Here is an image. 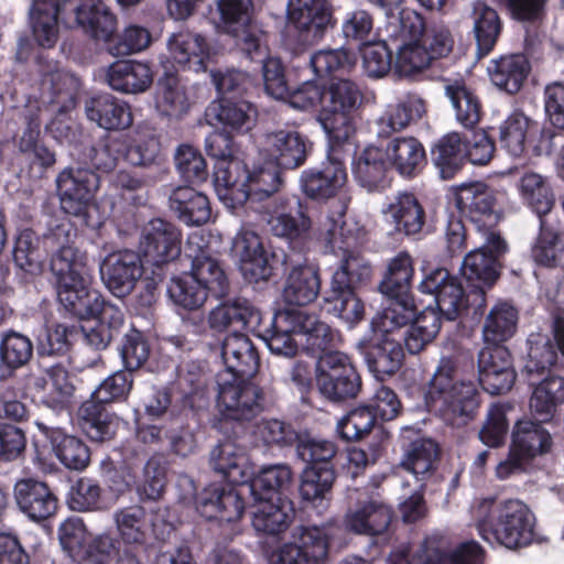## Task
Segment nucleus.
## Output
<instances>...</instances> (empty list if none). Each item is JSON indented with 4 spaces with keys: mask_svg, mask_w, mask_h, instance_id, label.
<instances>
[{
    "mask_svg": "<svg viewBox=\"0 0 564 564\" xmlns=\"http://www.w3.org/2000/svg\"><path fill=\"white\" fill-rule=\"evenodd\" d=\"M437 454L438 448L434 441H414L401 462V469L411 474L416 481H423L432 474Z\"/></svg>",
    "mask_w": 564,
    "mask_h": 564,
    "instance_id": "nucleus-59",
    "label": "nucleus"
},
{
    "mask_svg": "<svg viewBox=\"0 0 564 564\" xmlns=\"http://www.w3.org/2000/svg\"><path fill=\"white\" fill-rule=\"evenodd\" d=\"M479 382L490 394H500L511 389L516 380L511 356L503 346L482 348L478 358Z\"/></svg>",
    "mask_w": 564,
    "mask_h": 564,
    "instance_id": "nucleus-24",
    "label": "nucleus"
},
{
    "mask_svg": "<svg viewBox=\"0 0 564 564\" xmlns=\"http://www.w3.org/2000/svg\"><path fill=\"white\" fill-rule=\"evenodd\" d=\"M37 426L50 440L55 456L66 468L82 470L88 466L90 454L82 440L43 423H37Z\"/></svg>",
    "mask_w": 564,
    "mask_h": 564,
    "instance_id": "nucleus-40",
    "label": "nucleus"
},
{
    "mask_svg": "<svg viewBox=\"0 0 564 564\" xmlns=\"http://www.w3.org/2000/svg\"><path fill=\"white\" fill-rule=\"evenodd\" d=\"M288 18L301 32L319 37L330 24L332 11L327 0H290Z\"/></svg>",
    "mask_w": 564,
    "mask_h": 564,
    "instance_id": "nucleus-34",
    "label": "nucleus"
},
{
    "mask_svg": "<svg viewBox=\"0 0 564 564\" xmlns=\"http://www.w3.org/2000/svg\"><path fill=\"white\" fill-rule=\"evenodd\" d=\"M300 183L307 197L324 200L341 194L347 183V172L341 160L330 156L321 167L303 171Z\"/></svg>",
    "mask_w": 564,
    "mask_h": 564,
    "instance_id": "nucleus-25",
    "label": "nucleus"
},
{
    "mask_svg": "<svg viewBox=\"0 0 564 564\" xmlns=\"http://www.w3.org/2000/svg\"><path fill=\"white\" fill-rule=\"evenodd\" d=\"M425 403L429 411L458 427L473 419L479 401L476 384L458 379L454 362L443 358L429 383Z\"/></svg>",
    "mask_w": 564,
    "mask_h": 564,
    "instance_id": "nucleus-5",
    "label": "nucleus"
},
{
    "mask_svg": "<svg viewBox=\"0 0 564 564\" xmlns=\"http://www.w3.org/2000/svg\"><path fill=\"white\" fill-rule=\"evenodd\" d=\"M14 497L21 511L32 520L52 516L57 501L47 486L33 479H21L15 484Z\"/></svg>",
    "mask_w": 564,
    "mask_h": 564,
    "instance_id": "nucleus-35",
    "label": "nucleus"
},
{
    "mask_svg": "<svg viewBox=\"0 0 564 564\" xmlns=\"http://www.w3.org/2000/svg\"><path fill=\"white\" fill-rule=\"evenodd\" d=\"M391 510L376 501H369L349 510L344 519L345 528L358 534L377 535L383 533L391 521Z\"/></svg>",
    "mask_w": 564,
    "mask_h": 564,
    "instance_id": "nucleus-45",
    "label": "nucleus"
},
{
    "mask_svg": "<svg viewBox=\"0 0 564 564\" xmlns=\"http://www.w3.org/2000/svg\"><path fill=\"white\" fill-rule=\"evenodd\" d=\"M465 138L457 132L443 137L432 152L433 161L443 178H451L465 159Z\"/></svg>",
    "mask_w": 564,
    "mask_h": 564,
    "instance_id": "nucleus-62",
    "label": "nucleus"
},
{
    "mask_svg": "<svg viewBox=\"0 0 564 564\" xmlns=\"http://www.w3.org/2000/svg\"><path fill=\"white\" fill-rule=\"evenodd\" d=\"M362 94L350 79L334 80L324 93L318 122L332 145L348 141L355 132L351 113L359 107Z\"/></svg>",
    "mask_w": 564,
    "mask_h": 564,
    "instance_id": "nucleus-8",
    "label": "nucleus"
},
{
    "mask_svg": "<svg viewBox=\"0 0 564 564\" xmlns=\"http://www.w3.org/2000/svg\"><path fill=\"white\" fill-rule=\"evenodd\" d=\"M246 496L243 486L210 484L197 495L195 507L197 512L207 520L234 522L243 514Z\"/></svg>",
    "mask_w": 564,
    "mask_h": 564,
    "instance_id": "nucleus-17",
    "label": "nucleus"
},
{
    "mask_svg": "<svg viewBox=\"0 0 564 564\" xmlns=\"http://www.w3.org/2000/svg\"><path fill=\"white\" fill-rule=\"evenodd\" d=\"M113 521L120 539L126 544L144 543L151 529L156 536L163 534V531L156 532L154 523H149L145 510L139 506L117 510L113 513Z\"/></svg>",
    "mask_w": 564,
    "mask_h": 564,
    "instance_id": "nucleus-51",
    "label": "nucleus"
},
{
    "mask_svg": "<svg viewBox=\"0 0 564 564\" xmlns=\"http://www.w3.org/2000/svg\"><path fill=\"white\" fill-rule=\"evenodd\" d=\"M99 273L105 286L117 297L132 292L142 275L140 256L131 250L108 253L99 264Z\"/></svg>",
    "mask_w": 564,
    "mask_h": 564,
    "instance_id": "nucleus-20",
    "label": "nucleus"
},
{
    "mask_svg": "<svg viewBox=\"0 0 564 564\" xmlns=\"http://www.w3.org/2000/svg\"><path fill=\"white\" fill-rule=\"evenodd\" d=\"M259 159L279 169L292 170L304 164L310 150L308 140L291 129H276L257 139Z\"/></svg>",
    "mask_w": 564,
    "mask_h": 564,
    "instance_id": "nucleus-12",
    "label": "nucleus"
},
{
    "mask_svg": "<svg viewBox=\"0 0 564 564\" xmlns=\"http://www.w3.org/2000/svg\"><path fill=\"white\" fill-rule=\"evenodd\" d=\"M321 290L318 272L311 265L294 267L284 284L283 299L290 305L305 306L312 303Z\"/></svg>",
    "mask_w": 564,
    "mask_h": 564,
    "instance_id": "nucleus-47",
    "label": "nucleus"
},
{
    "mask_svg": "<svg viewBox=\"0 0 564 564\" xmlns=\"http://www.w3.org/2000/svg\"><path fill=\"white\" fill-rule=\"evenodd\" d=\"M507 250L501 237L488 231L482 246L470 251L464 259L460 272L468 282L470 293L479 297L478 307L485 306V289L490 288L498 279V258Z\"/></svg>",
    "mask_w": 564,
    "mask_h": 564,
    "instance_id": "nucleus-10",
    "label": "nucleus"
},
{
    "mask_svg": "<svg viewBox=\"0 0 564 564\" xmlns=\"http://www.w3.org/2000/svg\"><path fill=\"white\" fill-rule=\"evenodd\" d=\"M260 312L246 299L221 302L207 316L210 329L223 332L232 325L253 326L260 323Z\"/></svg>",
    "mask_w": 564,
    "mask_h": 564,
    "instance_id": "nucleus-43",
    "label": "nucleus"
},
{
    "mask_svg": "<svg viewBox=\"0 0 564 564\" xmlns=\"http://www.w3.org/2000/svg\"><path fill=\"white\" fill-rule=\"evenodd\" d=\"M123 159L134 166H150L158 163L160 143L148 129H135L121 141Z\"/></svg>",
    "mask_w": 564,
    "mask_h": 564,
    "instance_id": "nucleus-54",
    "label": "nucleus"
},
{
    "mask_svg": "<svg viewBox=\"0 0 564 564\" xmlns=\"http://www.w3.org/2000/svg\"><path fill=\"white\" fill-rule=\"evenodd\" d=\"M360 377L347 355L326 351L316 362V386L329 400L354 398L360 389Z\"/></svg>",
    "mask_w": 564,
    "mask_h": 564,
    "instance_id": "nucleus-11",
    "label": "nucleus"
},
{
    "mask_svg": "<svg viewBox=\"0 0 564 564\" xmlns=\"http://www.w3.org/2000/svg\"><path fill=\"white\" fill-rule=\"evenodd\" d=\"M170 207L181 221L189 226L207 223L212 214L206 195L189 186H180L172 192Z\"/></svg>",
    "mask_w": 564,
    "mask_h": 564,
    "instance_id": "nucleus-44",
    "label": "nucleus"
},
{
    "mask_svg": "<svg viewBox=\"0 0 564 564\" xmlns=\"http://www.w3.org/2000/svg\"><path fill=\"white\" fill-rule=\"evenodd\" d=\"M87 304V306H90L89 312L84 314L70 313L79 318H86L82 325L86 343L96 349H104L122 327L123 313L119 307L105 303L99 292L96 305Z\"/></svg>",
    "mask_w": 564,
    "mask_h": 564,
    "instance_id": "nucleus-19",
    "label": "nucleus"
},
{
    "mask_svg": "<svg viewBox=\"0 0 564 564\" xmlns=\"http://www.w3.org/2000/svg\"><path fill=\"white\" fill-rule=\"evenodd\" d=\"M107 82L118 91L138 94L145 91L153 82L149 64L138 61H119L108 67Z\"/></svg>",
    "mask_w": 564,
    "mask_h": 564,
    "instance_id": "nucleus-38",
    "label": "nucleus"
},
{
    "mask_svg": "<svg viewBox=\"0 0 564 564\" xmlns=\"http://www.w3.org/2000/svg\"><path fill=\"white\" fill-rule=\"evenodd\" d=\"M445 93L455 110L456 120L466 128L476 126L481 115L478 97L458 80L447 83Z\"/></svg>",
    "mask_w": 564,
    "mask_h": 564,
    "instance_id": "nucleus-58",
    "label": "nucleus"
},
{
    "mask_svg": "<svg viewBox=\"0 0 564 564\" xmlns=\"http://www.w3.org/2000/svg\"><path fill=\"white\" fill-rule=\"evenodd\" d=\"M481 558L482 549L475 541L459 544L451 554H445L426 542L423 553L419 556V564H478Z\"/></svg>",
    "mask_w": 564,
    "mask_h": 564,
    "instance_id": "nucleus-64",
    "label": "nucleus"
},
{
    "mask_svg": "<svg viewBox=\"0 0 564 564\" xmlns=\"http://www.w3.org/2000/svg\"><path fill=\"white\" fill-rule=\"evenodd\" d=\"M203 237L194 232L188 236L186 252L192 258L189 275H193L196 283L205 289V293L216 297H223L228 292V280L219 262L208 251L203 249Z\"/></svg>",
    "mask_w": 564,
    "mask_h": 564,
    "instance_id": "nucleus-22",
    "label": "nucleus"
},
{
    "mask_svg": "<svg viewBox=\"0 0 564 564\" xmlns=\"http://www.w3.org/2000/svg\"><path fill=\"white\" fill-rule=\"evenodd\" d=\"M415 306L411 297H388L386 307L371 322L372 337L401 343L403 327L414 319Z\"/></svg>",
    "mask_w": 564,
    "mask_h": 564,
    "instance_id": "nucleus-28",
    "label": "nucleus"
},
{
    "mask_svg": "<svg viewBox=\"0 0 564 564\" xmlns=\"http://www.w3.org/2000/svg\"><path fill=\"white\" fill-rule=\"evenodd\" d=\"M490 80L498 88L514 94L529 73V62L521 54L502 56L488 65Z\"/></svg>",
    "mask_w": 564,
    "mask_h": 564,
    "instance_id": "nucleus-49",
    "label": "nucleus"
},
{
    "mask_svg": "<svg viewBox=\"0 0 564 564\" xmlns=\"http://www.w3.org/2000/svg\"><path fill=\"white\" fill-rule=\"evenodd\" d=\"M66 25L80 26L98 41L109 42L116 30V18L101 0H34L31 24L35 41L43 47H52L58 39L57 17Z\"/></svg>",
    "mask_w": 564,
    "mask_h": 564,
    "instance_id": "nucleus-1",
    "label": "nucleus"
},
{
    "mask_svg": "<svg viewBox=\"0 0 564 564\" xmlns=\"http://www.w3.org/2000/svg\"><path fill=\"white\" fill-rule=\"evenodd\" d=\"M207 153L216 159L214 185L217 195L228 198L229 178H238L242 161L235 156L232 140L228 133L214 131L206 138Z\"/></svg>",
    "mask_w": 564,
    "mask_h": 564,
    "instance_id": "nucleus-27",
    "label": "nucleus"
},
{
    "mask_svg": "<svg viewBox=\"0 0 564 564\" xmlns=\"http://www.w3.org/2000/svg\"><path fill=\"white\" fill-rule=\"evenodd\" d=\"M393 35L401 39L394 68L403 76L426 69L434 59L446 56L453 47V39L443 24L426 25L415 11L402 9L400 25L393 24Z\"/></svg>",
    "mask_w": 564,
    "mask_h": 564,
    "instance_id": "nucleus-2",
    "label": "nucleus"
},
{
    "mask_svg": "<svg viewBox=\"0 0 564 564\" xmlns=\"http://www.w3.org/2000/svg\"><path fill=\"white\" fill-rule=\"evenodd\" d=\"M518 191L523 202L539 216L545 215L552 209L553 194L541 174L525 172L518 182Z\"/></svg>",
    "mask_w": 564,
    "mask_h": 564,
    "instance_id": "nucleus-60",
    "label": "nucleus"
},
{
    "mask_svg": "<svg viewBox=\"0 0 564 564\" xmlns=\"http://www.w3.org/2000/svg\"><path fill=\"white\" fill-rule=\"evenodd\" d=\"M349 199L343 197L337 210L328 213L321 220L317 236L324 240L333 251L343 250L344 256L333 273L329 290H351L366 284L371 278V265L361 256L348 251V248L362 235V227L352 220H344Z\"/></svg>",
    "mask_w": 564,
    "mask_h": 564,
    "instance_id": "nucleus-3",
    "label": "nucleus"
},
{
    "mask_svg": "<svg viewBox=\"0 0 564 564\" xmlns=\"http://www.w3.org/2000/svg\"><path fill=\"white\" fill-rule=\"evenodd\" d=\"M221 357L225 364L223 371L242 376H253L258 371L259 356L245 334H229L223 343Z\"/></svg>",
    "mask_w": 564,
    "mask_h": 564,
    "instance_id": "nucleus-39",
    "label": "nucleus"
},
{
    "mask_svg": "<svg viewBox=\"0 0 564 564\" xmlns=\"http://www.w3.org/2000/svg\"><path fill=\"white\" fill-rule=\"evenodd\" d=\"M210 463L215 471L237 487L247 486L253 475L245 451L231 442L215 447L210 454Z\"/></svg>",
    "mask_w": 564,
    "mask_h": 564,
    "instance_id": "nucleus-33",
    "label": "nucleus"
},
{
    "mask_svg": "<svg viewBox=\"0 0 564 564\" xmlns=\"http://www.w3.org/2000/svg\"><path fill=\"white\" fill-rule=\"evenodd\" d=\"M425 112L424 101L419 97H409L404 101L389 106L377 120L378 134L389 135L405 128L410 121L421 118Z\"/></svg>",
    "mask_w": 564,
    "mask_h": 564,
    "instance_id": "nucleus-55",
    "label": "nucleus"
},
{
    "mask_svg": "<svg viewBox=\"0 0 564 564\" xmlns=\"http://www.w3.org/2000/svg\"><path fill=\"white\" fill-rule=\"evenodd\" d=\"M384 221L399 234L406 236L421 231L424 210L414 195L400 193L382 210Z\"/></svg>",
    "mask_w": 564,
    "mask_h": 564,
    "instance_id": "nucleus-32",
    "label": "nucleus"
},
{
    "mask_svg": "<svg viewBox=\"0 0 564 564\" xmlns=\"http://www.w3.org/2000/svg\"><path fill=\"white\" fill-rule=\"evenodd\" d=\"M79 416L83 420V431L96 442L113 437L120 425L116 415L105 412L102 405L95 401H85L79 408Z\"/></svg>",
    "mask_w": 564,
    "mask_h": 564,
    "instance_id": "nucleus-53",
    "label": "nucleus"
},
{
    "mask_svg": "<svg viewBox=\"0 0 564 564\" xmlns=\"http://www.w3.org/2000/svg\"><path fill=\"white\" fill-rule=\"evenodd\" d=\"M564 402V378L550 377L541 381L533 390L530 408L541 420H547L556 406Z\"/></svg>",
    "mask_w": 564,
    "mask_h": 564,
    "instance_id": "nucleus-63",
    "label": "nucleus"
},
{
    "mask_svg": "<svg viewBox=\"0 0 564 564\" xmlns=\"http://www.w3.org/2000/svg\"><path fill=\"white\" fill-rule=\"evenodd\" d=\"M252 508V527L256 531L278 535L282 533L290 524L294 510L290 500L282 496L276 499L261 498L253 501L249 498L246 507Z\"/></svg>",
    "mask_w": 564,
    "mask_h": 564,
    "instance_id": "nucleus-29",
    "label": "nucleus"
},
{
    "mask_svg": "<svg viewBox=\"0 0 564 564\" xmlns=\"http://www.w3.org/2000/svg\"><path fill=\"white\" fill-rule=\"evenodd\" d=\"M455 206L459 214L473 223L484 226L494 225L497 213L498 193L482 182L462 184L454 189Z\"/></svg>",
    "mask_w": 564,
    "mask_h": 564,
    "instance_id": "nucleus-21",
    "label": "nucleus"
},
{
    "mask_svg": "<svg viewBox=\"0 0 564 564\" xmlns=\"http://www.w3.org/2000/svg\"><path fill=\"white\" fill-rule=\"evenodd\" d=\"M210 55L206 40L188 31L174 33L167 41L166 59L182 68L199 72L205 67V61Z\"/></svg>",
    "mask_w": 564,
    "mask_h": 564,
    "instance_id": "nucleus-30",
    "label": "nucleus"
},
{
    "mask_svg": "<svg viewBox=\"0 0 564 564\" xmlns=\"http://www.w3.org/2000/svg\"><path fill=\"white\" fill-rule=\"evenodd\" d=\"M419 289L422 293L434 297L437 314H442L448 321L459 317L468 307L469 296L457 276L452 275L446 269L437 268L424 274Z\"/></svg>",
    "mask_w": 564,
    "mask_h": 564,
    "instance_id": "nucleus-15",
    "label": "nucleus"
},
{
    "mask_svg": "<svg viewBox=\"0 0 564 564\" xmlns=\"http://www.w3.org/2000/svg\"><path fill=\"white\" fill-rule=\"evenodd\" d=\"M413 262L409 253L400 252L388 264L387 273L380 284L381 292L388 297H411L410 283L413 278Z\"/></svg>",
    "mask_w": 564,
    "mask_h": 564,
    "instance_id": "nucleus-57",
    "label": "nucleus"
},
{
    "mask_svg": "<svg viewBox=\"0 0 564 564\" xmlns=\"http://www.w3.org/2000/svg\"><path fill=\"white\" fill-rule=\"evenodd\" d=\"M555 345L543 334H531L528 338L529 352L524 369L529 375L541 373L555 365L557 350L564 356V318L556 317L553 323Z\"/></svg>",
    "mask_w": 564,
    "mask_h": 564,
    "instance_id": "nucleus-31",
    "label": "nucleus"
},
{
    "mask_svg": "<svg viewBox=\"0 0 564 564\" xmlns=\"http://www.w3.org/2000/svg\"><path fill=\"white\" fill-rule=\"evenodd\" d=\"M389 163L383 150L377 147L366 148L352 164L355 178L367 192L383 189L387 182Z\"/></svg>",
    "mask_w": 564,
    "mask_h": 564,
    "instance_id": "nucleus-42",
    "label": "nucleus"
},
{
    "mask_svg": "<svg viewBox=\"0 0 564 564\" xmlns=\"http://www.w3.org/2000/svg\"><path fill=\"white\" fill-rule=\"evenodd\" d=\"M156 107L167 117L181 118L191 107L186 87L176 77L166 76L159 83Z\"/></svg>",
    "mask_w": 564,
    "mask_h": 564,
    "instance_id": "nucleus-61",
    "label": "nucleus"
},
{
    "mask_svg": "<svg viewBox=\"0 0 564 564\" xmlns=\"http://www.w3.org/2000/svg\"><path fill=\"white\" fill-rule=\"evenodd\" d=\"M90 121L106 130L126 129L132 123V113L128 104L110 95L98 96L86 105Z\"/></svg>",
    "mask_w": 564,
    "mask_h": 564,
    "instance_id": "nucleus-41",
    "label": "nucleus"
},
{
    "mask_svg": "<svg viewBox=\"0 0 564 564\" xmlns=\"http://www.w3.org/2000/svg\"><path fill=\"white\" fill-rule=\"evenodd\" d=\"M218 11L224 28L249 55L260 48V39L251 26V0H218Z\"/></svg>",
    "mask_w": 564,
    "mask_h": 564,
    "instance_id": "nucleus-26",
    "label": "nucleus"
},
{
    "mask_svg": "<svg viewBox=\"0 0 564 564\" xmlns=\"http://www.w3.org/2000/svg\"><path fill=\"white\" fill-rule=\"evenodd\" d=\"M98 186V175L88 169L63 170L56 177L62 209L69 215L84 217L93 205Z\"/></svg>",
    "mask_w": 564,
    "mask_h": 564,
    "instance_id": "nucleus-16",
    "label": "nucleus"
},
{
    "mask_svg": "<svg viewBox=\"0 0 564 564\" xmlns=\"http://www.w3.org/2000/svg\"><path fill=\"white\" fill-rule=\"evenodd\" d=\"M551 446V436L539 424L531 421H519L512 436V453L520 455L525 462L543 454Z\"/></svg>",
    "mask_w": 564,
    "mask_h": 564,
    "instance_id": "nucleus-52",
    "label": "nucleus"
},
{
    "mask_svg": "<svg viewBox=\"0 0 564 564\" xmlns=\"http://www.w3.org/2000/svg\"><path fill=\"white\" fill-rule=\"evenodd\" d=\"M252 376L220 371L217 375V406L227 419L250 420L263 409L262 390L251 380Z\"/></svg>",
    "mask_w": 564,
    "mask_h": 564,
    "instance_id": "nucleus-9",
    "label": "nucleus"
},
{
    "mask_svg": "<svg viewBox=\"0 0 564 564\" xmlns=\"http://www.w3.org/2000/svg\"><path fill=\"white\" fill-rule=\"evenodd\" d=\"M207 116L225 129L243 133L250 131L256 124L257 110L245 100L221 99L208 107Z\"/></svg>",
    "mask_w": 564,
    "mask_h": 564,
    "instance_id": "nucleus-46",
    "label": "nucleus"
},
{
    "mask_svg": "<svg viewBox=\"0 0 564 564\" xmlns=\"http://www.w3.org/2000/svg\"><path fill=\"white\" fill-rule=\"evenodd\" d=\"M383 152L389 165L405 176L414 175L425 159L423 145L412 137L391 140Z\"/></svg>",
    "mask_w": 564,
    "mask_h": 564,
    "instance_id": "nucleus-50",
    "label": "nucleus"
},
{
    "mask_svg": "<svg viewBox=\"0 0 564 564\" xmlns=\"http://www.w3.org/2000/svg\"><path fill=\"white\" fill-rule=\"evenodd\" d=\"M328 533L319 527H297L288 542L275 550L271 564H327Z\"/></svg>",
    "mask_w": 564,
    "mask_h": 564,
    "instance_id": "nucleus-13",
    "label": "nucleus"
},
{
    "mask_svg": "<svg viewBox=\"0 0 564 564\" xmlns=\"http://www.w3.org/2000/svg\"><path fill=\"white\" fill-rule=\"evenodd\" d=\"M228 198L217 195L219 200L230 209L243 205L248 199L260 202L278 192L281 185L279 167L254 166L251 171L241 163V172L238 178L230 177Z\"/></svg>",
    "mask_w": 564,
    "mask_h": 564,
    "instance_id": "nucleus-14",
    "label": "nucleus"
},
{
    "mask_svg": "<svg viewBox=\"0 0 564 564\" xmlns=\"http://www.w3.org/2000/svg\"><path fill=\"white\" fill-rule=\"evenodd\" d=\"M292 481V473L289 466L283 464L262 467L259 474L251 478L243 491L253 501L261 498L276 499L280 491L286 489Z\"/></svg>",
    "mask_w": 564,
    "mask_h": 564,
    "instance_id": "nucleus-48",
    "label": "nucleus"
},
{
    "mask_svg": "<svg viewBox=\"0 0 564 564\" xmlns=\"http://www.w3.org/2000/svg\"><path fill=\"white\" fill-rule=\"evenodd\" d=\"M181 242L180 230L173 224L156 218L144 225L139 250L147 263L160 267L180 256Z\"/></svg>",
    "mask_w": 564,
    "mask_h": 564,
    "instance_id": "nucleus-18",
    "label": "nucleus"
},
{
    "mask_svg": "<svg viewBox=\"0 0 564 564\" xmlns=\"http://www.w3.org/2000/svg\"><path fill=\"white\" fill-rule=\"evenodd\" d=\"M35 397L46 408L54 411L65 409L73 395L74 386L68 372L59 366L47 369L34 382Z\"/></svg>",
    "mask_w": 564,
    "mask_h": 564,
    "instance_id": "nucleus-37",
    "label": "nucleus"
},
{
    "mask_svg": "<svg viewBox=\"0 0 564 564\" xmlns=\"http://www.w3.org/2000/svg\"><path fill=\"white\" fill-rule=\"evenodd\" d=\"M231 250L239 260L243 278L250 283L265 281L271 275L268 252L256 231L242 227L232 240Z\"/></svg>",
    "mask_w": 564,
    "mask_h": 564,
    "instance_id": "nucleus-23",
    "label": "nucleus"
},
{
    "mask_svg": "<svg viewBox=\"0 0 564 564\" xmlns=\"http://www.w3.org/2000/svg\"><path fill=\"white\" fill-rule=\"evenodd\" d=\"M518 322L517 310L507 302L497 303L489 312L484 324L486 343L498 345L513 336Z\"/></svg>",
    "mask_w": 564,
    "mask_h": 564,
    "instance_id": "nucleus-56",
    "label": "nucleus"
},
{
    "mask_svg": "<svg viewBox=\"0 0 564 564\" xmlns=\"http://www.w3.org/2000/svg\"><path fill=\"white\" fill-rule=\"evenodd\" d=\"M358 348L365 357L369 370L378 380L395 373L402 365L403 348L395 340L360 341Z\"/></svg>",
    "mask_w": 564,
    "mask_h": 564,
    "instance_id": "nucleus-36",
    "label": "nucleus"
},
{
    "mask_svg": "<svg viewBox=\"0 0 564 564\" xmlns=\"http://www.w3.org/2000/svg\"><path fill=\"white\" fill-rule=\"evenodd\" d=\"M50 268L56 278L57 297L68 312H89L87 303L96 305L98 291L90 289L91 276L87 257L73 243L62 245L52 254Z\"/></svg>",
    "mask_w": 564,
    "mask_h": 564,
    "instance_id": "nucleus-7",
    "label": "nucleus"
},
{
    "mask_svg": "<svg viewBox=\"0 0 564 564\" xmlns=\"http://www.w3.org/2000/svg\"><path fill=\"white\" fill-rule=\"evenodd\" d=\"M477 529L484 540L497 542L508 549L530 544L535 536V518L519 500H508L498 507L491 499H484L475 511Z\"/></svg>",
    "mask_w": 564,
    "mask_h": 564,
    "instance_id": "nucleus-6",
    "label": "nucleus"
},
{
    "mask_svg": "<svg viewBox=\"0 0 564 564\" xmlns=\"http://www.w3.org/2000/svg\"><path fill=\"white\" fill-rule=\"evenodd\" d=\"M271 352L293 357L300 346L312 351H324L330 347L336 334L306 308L286 307L276 312L272 327L262 336Z\"/></svg>",
    "mask_w": 564,
    "mask_h": 564,
    "instance_id": "nucleus-4",
    "label": "nucleus"
}]
</instances>
